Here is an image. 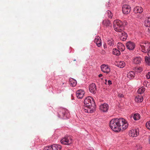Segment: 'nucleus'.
<instances>
[{
	"instance_id": "7ed1b4c3",
	"label": "nucleus",
	"mask_w": 150,
	"mask_h": 150,
	"mask_svg": "<svg viewBox=\"0 0 150 150\" xmlns=\"http://www.w3.org/2000/svg\"><path fill=\"white\" fill-rule=\"evenodd\" d=\"M84 106L91 109L95 108V103L93 99L90 96L86 97L84 101Z\"/></svg>"
},
{
	"instance_id": "a211bd4d",
	"label": "nucleus",
	"mask_w": 150,
	"mask_h": 150,
	"mask_svg": "<svg viewBox=\"0 0 150 150\" xmlns=\"http://www.w3.org/2000/svg\"><path fill=\"white\" fill-rule=\"evenodd\" d=\"M118 49L121 51H124L125 49L124 45L120 42H118L117 45Z\"/></svg>"
},
{
	"instance_id": "dca6fc26",
	"label": "nucleus",
	"mask_w": 150,
	"mask_h": 150,
	"mask_svg": "<svg viewBox=\"0 0 150 150\" xmlns=\"http://www.w3.org/2000/svg\"><path fill=\"white\" fill-rule=\"evenodd\" d=\"M94 42L96 43L98 47H100L101 46L100 38L99 36L96 37L94 40Z\"/></svg>"
},
{
	"instance_id": "c756f323",
	"label": "nucleus",
	"mask_w": 150,
	"mask_h": 150,
	"mask_svg": "<svg viewBox=\"0 0 150 150\" xmlns=\"http://www.w3.org/2000/svg\"><path fill=\"white\" fill-rule=\"evenodd\" d=\"M145 90V88L144 87H142L139 88L137 91V92L138 93L142 94L144 93Z\"/></svg>"
},
{
	"instance_id": "e433bc0d",
	"label": "nucleus",
	"mask_w": 150,
	"mask_h": 150,
	"mask_svg": "<svg viewBox=\"0 0 150 150\" xmlns=\"http://www.w3.org/2000/svg\"><path fill=\"white\" fill-rule=\"evenodd\" d=\"M146 30L149 33H150V26L147 27L146 28Z\"/></svg>"
},
{
	"instance_id": "423d86ee",
	"label": "nucleus",
	"mask_w": 150,
	"mask_h": 150,
	"mask_svg": "<svg viewBox=\"0 0 150 150\" xmlns=\"http://www.w3.org/2000/svg\"><path fill=\"white\" fill-rule=\"evenodd\" d=\"M69 115L68 111L64 109H62L58 116L63 119H66L69 117Z\"/></svg>"
},
{
	"instance_id": "79ce46f5",
	"label": "nucleus",
	"mask_w": 150,
	"mask_h": 150,
	"mask_svg": "<svg viewBox=\"0 0 150 150\" xmlns=\"http://www.w3.org/2000/svg\"><path fill=\"white\" fill-rule=\"evenodd\" d=\"M107 80L106 79H105V84H107Z\"/></svg>"
},
{
	"instance_id": "aec40b11",
	"label": "nucleus",
	"mask_w": 150,
	"mask_h": 150,
	"mask_svg": "<svg viewBox=\"0 0 150 150\" xmlns=\"http://www.w3.org/2000/svg\"><path fill=\"white\" fill-rule=\"evenodd\" d=\"M102 24L104 26L106 27L110 26H111V23L108 20H104L102 22Z\"/></svg>"
},
{
	"instance_id": "0eeeda50",
	"label": "nucleus",
	"mask_w": 150,
	"mask_h": 150,
	"mask_svg": "<svg viewBox=\"0 0 150 150\" xmlns=\"http://www.w3.org/2000/svg\"><path fill=\"white\" fill-rule=\"evenodd\" d=\"M62 147L61 145L57 144H54L51 146L46 147L43 150H61Z\"/></svg>"
},
{
	"instance_id": "b1692460",
	"label": "nucleus",
	"mask_w": 150,
	"mask_h": 150,
	"mask_svg": "<svg viewBox=\"0 0 150 150\" xmlns=\"http://www.w3.org/2000/svg\"><path fill=\"white\" fill-rule=\"evenodd\" d=\"M135 100L137 102H142L143 100V97L141 95L135 97Z\"/></svg>"
},
{
	"instance_id": "4be33fe9",
	"label": "nucleus",
	"mask_w": 150,
	"mask_h": 150,
	"mask_svg": "<svg viewBox=\"0 0 150 150\" xmlns=\"http://www.w3.org/2000/svg\"><path fill=\"white\" fill-rule=\"evenodd\" d=\"M107 44L110 47H112L114 45V42L113 40L110 38L107 40Z\"/></svg>"
},
{
	"instance_id": "a19ab883",
	"label": "nucleus",
	"mask_w": 150,
	"mask_h": 150,
	"mask_svg": "<svg viewBox=\"0 0 150 150\" xmlns=\"http://www.w3.org/2000/svg\"><path fill=\"white\" fill-rule=\"evenodd\" d=\"M103 76V75L102 74H100L98 75V76L99 77H101Z\"/></svg>"
},
{
	"instance_id": "cd10ccee",
	"label": "nucleus",
	"mask_w": 150,
	"mask_h": 150,
	"mask_svg": "<svg viewBox=\"0 0 150 150\" xmlns=\"http://www.w3.org/2000/svg\"><path fill=\"white\" fill-rule=\"evenodd\" d=\"M113 54L116 55H119L120 54V52L119 50L117 49H113Z\"/></svg>"
},
{
	"instance_id": "4c0bfd02",
	"label": "nucleus",
	"mask_w": 150,
	"mask_h": 150,
	"mask_svg": "<svg viewBox=\"0 0 150 150\" xmlns=\"http://www.w3.org/2000/svg\"><path fill=\"white\" fill-rule=\"evenodd\" d=\"M118 97L120 98H122L124 97V95L120 93L118 95Z\"/></svg>"
},
{
	"instance_id": "4468645a",
	"label": "nucleus",
	"mask_w": 150,
	"mask_h": 150,
	"mask_svg": "<svg viewBox=\"0 0 150 150\" xmlns=\"http://www.w3.org/2000/svg\"><path fill=\"white\" fill-rule=\"evenodd\" d=\"M108 106L106 103L101 104L100 106V110L103 112H107L108 109Z\"/></svg>"
},
{
	"instance_id": "f8f14e48",
	"label": "nucleus",
	"mask_w": 150,
	"mask_h": 150,
	"mask_svg": "<svg viewBox=\"0 0 150 150\" xmlns=\"http://www.w3.org/2000/svg\"><path fill=\"white\" fill-rule=\"evenodd\" d=\"M85 94L84 91L83 90L80 89L78 90L76 92V96L78 98H82Z\"/></svg>"
},
{
	"instance_id": "5701e85b",
	"label": "nucleus",
	"mask_w": 150,
	"mask_h": 150,
	"mask_svg": "<svg viewBox=\"0 0 150 150\" xmlns=\"http://www.w3.org/2000/svg\"><path fill=\"white\" fill-rule=\"evenodd\" d=\"M142 61L141 58L139 57H135L133 59V62L136 64H139L141 63Z\"/></svg>"
},
{
	"instance_id": "c9c22d12",
	"label": "nucleus",
	"mask_w": 150,
	"mask_h": 150,
	"mask_svg": "<svg viewBox=\"0 0 150 150\" xmlns=\"http://www.w3.org/2000/svg\"><path fill=\"white\" fill-rule=\"evenodd\" d=\"M146 78L147 79H149L150 78V72H148L146 75Z\"/></svg>"
},
{
	"instance_id": "c85d7f7f",
	"label": "nucleus",
	"mask_w": 150,
	"mask_h": 150,
	"mask_svg": "<svg viewBox=\"0 0 150 150\" xmlns=\"http://www.w3.org/2000/svg\"><path fill=\"white\" fill-rule=\"evenodd\" d=\"M133 118L135 120H138L140 118V115L138 113L135 114L133 116Z\"/></svg>"
},
{
	"instance_id": "f704fd0d",
	"label": "nucleus",
	"mask_w": 150,
	"mask_h": 150,
	"mask_svg": "<svg viewBox=\"0 0 150 150\" xmlns=\"http://www.w3.org/2000/svg\"><path fill=\"white\" fill-rule=\"evenodd\" d=\"M146 127L150 130V121H149L146 123Z\"/></svg>"
},
{
	"instance_id": "1a4fd4ad",
	"label": "nucleus",
	"mask_w": 150,
	"mask_h": 150,
	"mask_svg": "<svg viewBox=\"0 0 150 150\" xmlns=\"http://www.w3.org/2000/svg\"><path fill=\"white\" fill-rule=\"evenodd\" d=\"M130 7L128 5L125 4L123 6L122 11L123 13L128 14L130 11Z\"/></svg>"
},
{
	"instance_id": "f3484780",
	"label": "nucleus",
	"mask_w": 150,
	"mask_h": 150,
	"mask_svg": "<svg viewBox=\"0 0 150 150\" xmlns=\"http://www.w3.org/2000/svg\"><path fill=\"white\" fill-rule=\"evenodd\" d=\"M143 9L139 6H137L134 8V13H141L143 11Z\"/></svg>"
},
{
	"instance_id": "2eb2a0df",
	"label": "nucleus",
	"mask_w": 150,
	"mask_h": 150,
	"mask_svg": "<svg viewBox=\"0 0 150 150\" xmlns=\"http://www.w3.org/2000/svg\"><path fill=\"white\" fill-rule=\"evenodd\" d=\"M95 109V108L92 109L85 106L84 108L82 109V111L86 112L92 113Z\"/></svg>"
},
{
	"instance_id": "20e7f679",
	"label": "nucleus",
	"mask_w": 150,
	"mask_h": 150,
	"mask_svg": "<svg viewBox=\"0 0 150 150\" xmlns=\"http://www.w3.org/2000/svg\"><path fill=\"white\" fill-rule=\"evenodd\" d=\"M140 46L142 51L146 52L150 48V43L148 42L144 41L140 43Z\"/></svg>"
},
{
	"instance_id": "6e6552de",
	"label": "nucleus",
	"mask_w": 150,
	"mask_h": 150,
	"mask_svg": "<svg viewBox=\"0 0 150 150\" xmlns=\"http://www.w3.org/2000/svg\"><path fill=\"white\" fill-rule=\"evenodd\" d=\"M129 134L131 137H136L139 134V129H131L129 131Z\"/></svg>"
},
{
	"instance_id": "72a5a7b5",
	"label": "nucleus",
	"mask_w": 150,
	"mask_h": 150,
	"mask_svg": "<svg viewBox=\"0 0 150 150\" xmlns=\"http://www.w3.org/2000/svg\"><path fill=\"white\" fill-rule=\"evenodd\" d=\"M143 85L146 87H148L150 86V84L147 81H144L143 83Z\"/></svg>"
},
{
	"instance_id": "9b49d317",
	"label": "nucleus",
	"mask_w": 150,
	"mask_h": 150,
	"mask_svg": "<svg viewBox=\"0 0 150 150\" xmlns=\"http://www.w3.org/2000/svg\"><path fill=\"white\" fill-rule=\"evenodd\" d=\"M126 46L129 50H132L134 48L135 45L134 42L129 41L126 43Z\"/></svg>"
},
{
	"instance_id": "58836bf2",
	"label": "nucleus",
	"mask_w": 150,
	"mask_h": 150,
	"mask_svg": "<svg viewBox=\"0 0 150 150\" xmlns=\"http://www.w3.org/2000/svg\"><path fill=\"white\" fill-rule=\"evenodd\" d=\"M108 84L109 85H110L112 84V82L110 80H108Z\"/></svg>"
},
{
	"instance_id": "37998d69",
	"label": "nucleus",
	"mask_w": 150,
	"mask_h": 150,
	"mask_svg": "<svg viewBox=\"0 0 150 150\" xmlns=\"http://www.w3.org/2000/svg\"><path fill=\"white\" fill-rule=\"evenodd\" d=\"M89 150H93V149L92 148H91V149H89Z\"/></svg>"
},
{
	"instance_id": "9d476101",
	"label": "nucleus",
	"mask_w": 150,
	"mask_h": 150,
	"mask_svg": "<svg viewBox=\"0 0 150 150\" xmlns=\"http://www.w3.org/2000/svg\"><path fill=\"white\" fill-rule=\"evenodd\" d=\"M89 89L90 92L93 93L96 92V84L93 83H92L89 86Z\"/></svg>"
},
{
	"instance_id": "bb28decb",
	"label": "nucleus",
	"mask_w": 150,
	"mask_h": 150,
	"mask_svg": "<svg viewBox=\"0 0 150 150\" xmlns=\"http://www.w3.org/2000/svg\"><path fill=\"white\" fill-rule=\"evenodd\" d=\"M70 83L72 86H75L77 84V82L76 80L73 79H70Z\"/></svg>"
},
{
	"instance_id": "2f4dec72",
	"label": "nucleus",
	"mask_w": 150,
	"mask_h": 150,
	"mask_svg": "<svg viewBox=\"0 0 150 150\" xmlns=\"http://www.w3.org/2000/svg\"><path fill=\"white\" fill-rule=\"evenodd\" d=\"M142 148V146L139 144H137L135 147V149L136 150H141Z\"/></svg>"
},
{
	"instance_id": "ddd939ff",
	"label": "nucleus",
	"mask_w": 150,
	"mask_h": 150,
	"mask_svg": "<svg viewBox=\"0 0 150 150\" xmlns=\"http://www.w3.org/2000/svg\"><path fill=\"white\" fill-rule=\"evenodd\" d=\"M101 68L102 71L106 73H108L110 71V69L108 66L105 64H103L101 66Z\"/></svg>"
},
{
	"instance_id": "ea45409f",
	"label": "nucleus",
	"mask_w": 150,
	"mask_h": 150,
	"mask_svg": "<svg viewBox=\"0 0 150 150\" xmlns=\"http://www.w3.org/2000/svg\"><path fill=\"white\" fill-rule=\"evenodd\" d=\"M148 55L150 57V49L149 50L148 53Z\"/></svg>"
},
{
	"instance_id": "6ab92c4d",
	"label": "nucleus",
	"mask_w": 150,
	"mask_h": 150,
	"mask_svg": "<svg viewBox=\"0 0 150 150\" xmlns=\"http://www.w3.org/2000/svg\"><path fill=\"white\" fill-rule=\"evenodd\" d=\"M121 39L123 41H125L127 39V33L124 32H121Z\"/></svg>"
},
{
	"instance_id": "412c9836",
	"label": "nucleus",
	"mask_w": 150,
	"mask_h": 150,
	"mask_svg": "<svg viewBox=\"0 0 150 150\" xmlns=\"http://www.w3.org/2000/svg\"><path fill=\"white\" fill-rule=\"evenodd\" d=\"M135 76V73L134 71H130L127 74V77L130 79H133Z\"/></svg>"
},
{
	"instance_id": "f03ea898",
	"label": "nucleus",
	"mask_w": 150,
	"mask_h": 150,
	"mask_svg": "<svg viewBox=\"0 0 150 150\" xmlns=\"http://www.w3.org/2000/svg\"><path fill=\"white\" fill-rule=\"evenodd\" d=\"M113 26L114 30L118 32H121L124 29L123 22L119 20L114 21Z\"/></svg>"
},
{
	"instance_id": "7c9ffc66",
	"label": "nucleus",
	"mask_w": 150,
	"mask_h": 150,
	"mask_svg": "<svg viewBox=\"0 0 150 150\" xmlns=\"http://www.w3.org/2000/svg\"><path fill=\"white\" fill-rule=\"evenodd\" d=\"M145 59L146 63L148 64V65H150V58L149 57L147 56H146L145 57Z\"/></svg>"
},
{
	"instance_id": "c03bdc74",
	"label": "nucleus",
	"mask_w": 150,
	"mask_h": 150,
	"mask_svg": "<svg viewBox=\"0 0 150 150\" xmlns=\"http://www.w3.org/2000/svg\"><path fill=\"white\" fill-rule=\"evenodd\" d=\"M149 143L150 144V137L149 138Z\"/></svg>"
},
{
	"instance_id": "473e14b6",
	"label": "nucleus",
	"mask_w": 150,
	"mask_h": 150,
	"mask_svg": "<svg viewBox=\"0 0 150 150\" xmlns=\"http://www.w3.org/2000/svg\"><path fill=\"white\" fill-rule=\"evenodd\" d=\"M106 13L108 16V17L109 18H112V14L111 11H107Z\"/></svg>"
},
{
	"instance_id": "393cba45",
	"label": "nucleus",
	"mask_w": 150,
	"mask_h": 150,
	"mask_svg": "<svg viewBox=\"0 0 150 150\" xmlns=\"http://www.w3.org/2000/svg\"><path fill=\"white\" fill-rule=\"evenodd\" d=\"M116 65L119 67L122 68L125 66V63L123 61H120L117 62Z\"/></svg>"
},
{
	"instance_id": "a878e982",
	"label": "nucleus",
	"mask_w": 150,
	"mask_h": 150,
	"mask_svg": "<svg viewBox=\"0 0 150 150\" xmlns=\"http://www.w3.org/2000/svg\"><path fill=\"white\" fill-rule=\"evenodd\" d=\"M144 25L146 27L150 26V17H147L144 22Z\"/></svg>"
},
{
	"instance_id": "39448f33",
	"label": "nucleus",
	"mask_w": 150,
	"mask_h": 150,
	"mask_svg": "<svg viewBox=\"0 0 150 150\" xmlns=\"http://www.w3.org/2000/svg\"><path fill=\"white\" fill-rule=\"evenodd\" d=\"M60 142L63 144L69 145L72 143V140L71 137L65 136L62 139Z\"/></svg>"
},
{
	"instance_id": "f257e3e1",
	"label": "nucleus",
	"mask_w": 150,
	"mask_h": 150,
	"mask_svg": "<svg viewBox=\"0 0 150 150\" xmlns=\"http://www.w3.org/2000/svg\"><path fill=\"white\" fill-rule=\"evenodd\" d=\"M109 125L114 131L118 132L122 130L126 129L128 126L127 122L123 118H115L112 119L110 122Z\"/></svg>"
}]
</instances>
